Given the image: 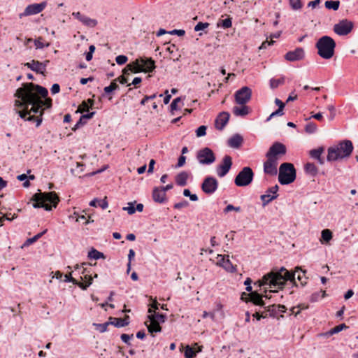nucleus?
I'll use <instances>...</instances> for the list:
<instances>
[{
  "label": "nucleus",
  "mask_w": 358,
  "mask_h": 358,
  "mask_svg": "<svg viewBox=\"0 0 358 358\" xmlns=\"http://www.w3.org/2000/svg\"><path fill=\"white\" fill-rule=\"evenodd\" d=\"M169 34H172V35L173 34H176V35H178L179 36H182L185 35V31L183 29H173V30H172L171 31H169Z\"/></svg>",
  "instance_id": "338daca9"
},
{
  "label": "nucleus",
  "mask_w": 358,
  "mask_h": 358,
  "mask_svg": "<svg viewBox=\"0 0 358 358\" xmlns=\"http://www.w3.org/2000/svg\"><path fill=\"white\" fill-rule=\"evenodd\" d=\"M90 108H91V106H89L88 103L86 101H83L78 106V112L83 113L88 111Z\"/></svg>",
  "instance_id": "3c124183"
},
{
  "label": "nucleus",
  "mask_w": 358,
  "mask_h": 358,
  "mask_svg": "<svg viewBox=\"0 0 358 358\" xmlns=\"http://www.w3.org/2000/svg\"><path fill=\"white\" fill-rule=\"evenodd\" d=\"M232 112L236 116L244 117L250 113V108L248 106L245 105H241V107L234 106L233 108Z\"/></svg>",
  "instance_id": "c85d7f7f"
},
{
  "label": "nucleus",
  "mask_w": 358,
  "mask_h": 358,
  "mask_svg": "<svg viewBox=\"0 0 358 358\" xmlns=\"http://www.w3.org/2000/svg\"><path fill=\"white\" fill-rule=\"evenodd\" d=\"M304 57V50L302 48H297L293 51H289L285 55V59L289 62H295Z\"/></svg>",
  "instance_id": "6ab92c4d"
},
{
  "label": "nucleus",
  "mask_w": 358,
  "mask_h": 358,
  "mask_svg": "<svg viewBox=\"0 0 358 358\" xmlns=\"http://www.w3.org/2000/svg\"><path fill=\"white\" fill-rule=\"evenodd\" d=\"M304 169L305 171L312 176H315L317 174L318 169L313 163L308 162L306 164Z\"/></svg>",
  "instance_id": "f704fd0d"
},
{
  "label": "nucleus",
  "mask_w": 358,
  "mask_h": 358,
  "mask_svg": "<svg viewBox=\"0 0 358 358\" xmlns=\"http://www.w3.org/2000/svg\"><path fill=\"white\" fill-rule=\"evenodd\" d=\"M218 187V181L212 176L205 178L201 185V189L208 194L214 193Z\"/></svg>",
  "instance_id": "f8f14e48"
},
{
  "label": "nucleus",
  "mask_w": 358,
  "mask_h": 358,
  "mask_svg": "<svg viewBox=\"0 0 358 358\" xmlns=\"http://www.w3.org/2000/svg\"><path fill=\"white\" fill-rule=\"evenodd\" d=\"M51 93L53 94H55L60 91V86L57 83H55L52 85L51 89H50Z\"/></svg>",
  "instance_id": "774afa93"
},
{
  "label": "nucleus",
  "mask_w": 358,
  "mask_h": 358,
  "mask_svg": "<svg viewBox=\"0 0 358 358\" xmlns=\"http://www.w3.org/2000/svg\"><path fill=\"white\" fill-rule=\"evenodd\" d=\"M231 210H235L236 212H240L241 211V207H239V206L235 207V206H234L231 204H229L224 208V212L227 213H229V212H230Z\"/></svg>",
  "instance_id": "052dcab7"
},
{
  "label": "nucleus",
  "mask_w": 358,
  "mask_h": 358,
  "mask_svg": "<svg viewBox=\"0 0 358 358\" xmlns=\"http://www.w3.org/2000/svg\"><path fill=\"white\" fill-rule=\"evenodd\" d=\"M284 114L283 109L278 108L275 111L273 112L269 117L267 118L266 121H269L272 117L277 116V115H282Z\"/></svg>",
  "instance_id": "e2e57ef3"
},
{
  "label": "nucleus",
  "mask_w": 358,
  "mask_h": 358,
  "mask_svg": "<svg viewBox=\"0 0 358 358\" xmlns=\"http://www.w3.org/2000/svg\"><path fill=\"white\" fill-rule=\"evenodd\" d=\"M181 101L180 97L176 98L172 103H171V110H178V103Z\"/></svg>",
  "instance_id": "0e129e2a"
},
{
  "label": "nucleus",
  "mask_w": 358,
  "mask_h": 358,
  "mask_svg": "<svg viewBox=\"0 0 358 358\" xmlns=\"http://www.w3.org/2000/svg\"><path fill=\"white\" fill-rule=\"evenodd\" d=\"M317 129V124L314 122H309L305 127V131L308 134H313Z\"/></svg>",
  "instance_id": "a18cd8bd"
},
{
  "label": "nucleus",
  "mask_w": 358,
  "mask_h": 358,
  "mask_svg": "<svg viewBox=\"0 0 358 358\" xmlns=\"http://www.w3.org/2000/svg\"><path fill=\"white\" fill-rule=\"evenodd\" d=\"M207 127L201 125L196 130V134L197 137H201L206 135Z\"/></svg>",
  "instance_id": "864d4df0"
},
{
  "label": "nucleus",
  "mask_w": 358,
  "mask_h": 358,
  "mask_svg": "<svg viewBox=\"0 0 358 358\" xmlns=\"http://www.w3.org/2000/svg\"><path fill=\"white\" fill-rule=\"evenodd\" d=\"M142 70L143 69L140 66L138 58H137L134 62L126 66V67L122 70V73L124 75H129V71L134 73H137L142 72Z\"/></svg>",
  "instance_id": "412c9836"
},
{
  "label": "nucleus",
  "mask_w": 358,
  "mask_h": 358,
  "mask_svg": "<svg viewBox=\"0 0 358 358\" xmlns=\"http://www.w3.org/2000/svg\"><path fill=\"white\" fill-rule=\"evenodd\" d=\"M88 257L90 259H104L105 256L103 253L98 251L96 249L92 248L89 252H88Z\"/></svg>",
  "instance_id": "4c0bfd02"
},
{
  "label": "nucleus",
  "mask_w": 358,
  "mask_h": 358,
  "mask_svg": "<svg viewBox=\"0 0 358 358\" xmlns=\"http://www.w3.org/2000/svg\"><path fill=\"white\" fill-rule=\"evenodd\" d=\"M24 66L36 73L40 74H42V70L44 69V66L41 64V62L34 59L31 60V62L25 63Z\"/></svg>",
  "instance_id": "393cba45"
},
{
  "label": "nucleus",
  "mask_w": 358,
  "mask_h": 358,
  "mask_svg": "<svg viewBox=\"0 0 358 358\" xmlns=\"http://www.w3.org/2000/svg\"><path fill=\"white\" fill-rule=\"evenodd\" d=\"M296 177V171L292 163H282L279 167L278 181L281 185L293 182Z\"/></svg>",
  "instance_id": "423d86ee"
},
{
  "label": "nucleus",
  "mask_w": 358,
  "mask_h": 358,
  "mask_svg": "<svg viewBox=\"0 0 358 358\" xmlns=\"http://www.w3.org/2000/svg\"><path fill=\"white\" fill-rule=\"evenodd\" d=\"M138 61L143 69L142 72L150 73L156 68L155 62L151 57H141L138 58Z\"/></svg>",
  "instance_id": "f3484780"
},
{
  "label": "nucleus",
  "mask_w": 358,
  "mask_h": 358,
  "mask_svg": "<svg viewBox=\"0 0 358 358\" xmlns=\"http://www.w3.org/2000/svg\"><path fill=\"white\" fill-rule=\"evenodd\" d=\"M347 326L345 324H341L338 326L334 327L331 329H330L329 331L326 332L323 335L326 337L331 336L335 334L339 333L343 329H346Z\"/></svg>",
  "instance_id": "c9c22d12"
},
{
  "label": "nucleus",
  "mask_w": 358,
  "mask_h": 358,
  "mask_svg": "<svg viewBox=\"0 0 358 358\" xmlns=\"http://www.w3.org/2000/svg\"><path fill=\"white\" fill-rule=\"evenodd\" d=\"M249 301L252 302L254 304L261 306H264V301L262 300V296L257 292H251L248 294Z\"/></svg>",
  "instance_id": "cd10ccee"
},
{
  "label": "nucleus",
  "mask_w": 358,
  "mask_h": 358,
  "mask_svg": "<svg viewBox=\"0 0 358 358\" xmlns=\"http://www.w3.org/2000/svg\"><path fill=\"white\" fill-rule=\"evenodd\" d=\"M133 337V334H131V335H129V334H123L121 335V339L122 341L127 344V345H130V339Z\"/></svg>",
  "instance_id": "680f3d73"
},
{
  "label": "nucleus",
  "mask_w": 358,
  "mask_h": 358,
  "mask_svg": "<svg viewBox=\"0 0 358 358\" xmlns=\"http://www.w3.org/2000/svg\"><path fill=\"white\" fill-rule=\"evenodd\" d=\"M353 27V22L345 19L334 24L333 29L336 34L339 36H345L352 31Z\"/></svg>",
  "instance_id": "9d476101"
},
{
  "label": "nucleus",
  "mask_w": 358,
  "mask_h": 358,
  "mask_svg": "<svg viewBox=\"0 0 358 358\" xmlns=\"http://www.w3.org/2000/svg\"><path fill=\"white\" fill-rule=\"evenodd\" d=\"M287 153L286 146L280 142H275L269 148L268 152L266 154V158L275 159L278 162L282 156Z\"/></svg>",
  "instance_id": "6e6552de"
},
{
  "label": "nucleus",
  "mask_w": 358,
  "mask_h": 358,
  "mask_svg": "<svg viewBox=\"0 0 358 358\" xmlns=\"http://www.w3.org/2000/svg\"><path fill=\"white\" fill-rule=\"evenodd\" d=\"M111 324V322H106L102 324H94L96 330L101 333H103L107 331L108 327Z\"/></svg>",
  "instance_id": "de8ad7c7"
},
{
  "label": "nucleus",
  "mask_w": 358,
  "mask_h": 358,
  "mask_svg": "<svg viewBox=\"0 0 358 358\" xmlns=\"http://www.w3.org/2000/svg\"><path fill=\"white\" fill-rule=\"evenodd\" d=\"M324 5L327 9L337 10L339 8L340 1L329 0L325 1Z\"/></svg>",
  "instance_id": "58836bf2"
},
{
  "label": "nucleus",
  "mask_w": 358,
  "mask_h": 358,
  "mask_svg": "<svg viewBox=\"0 0 358 358\" xmlns=\"http://www.w3.org/2000/svg\"><path fill=\"white\" fill-rule=\"evenodd\" d=\"M46 2L43 1L40 3H33L27 6L22 13L19 15V17L22 18L24 16H29L32 15L38 14L42 12L46 7Z\"/></svg>",
  "instance_id": "4468645a"
},
{
  "label": "nucleus",
  "mask_w": 358,
  "mask_h": 358,
  "mask_svg": "<svg viewBox=\"0 0 358 358\" xmlns=\"http://www.w3.org/2000/svg\"><path fill=\"white\" fill-rule=\"evenodd\" d=\"M128 205L129 206L127 207H124L123 210H125V211H127V213L129 215H132V214L135 213L136 209H135V207L134 206V203L130 202V203H128Z\"/></svg>",
  "instance_id": "13d9d810"
},
{
  "label": "nucleus",
  "mask_w": 358,
  "mask_h": 358,
  "mask_svg": "<svg viewBox=\"0 0 358 358\" xmlns=\"http://www.w3.org/2000/svg\"><path fill=\"white\" fill-rule=\"evenodd\" d=\"M232 26V21L231 17H227L224 20H220L217 22V27H222L224 29L229 28Z\"/></svg>",
  "instance_id": "a19ab883"
},
{
  "label": "nucleus",
  "mask_w": 358,
  "mask_h": 358,
  "mask_svg": "<svg viewBox=\"0 0 358 358\" xmlns=\"http://www.w3.org/2000/svg\"><path fill=\"white\" fill-rule=\"evenodd\" d=\"M210 24L208 22H199L195 27H194V31H199L201 30H203L206 28H208L209 27Z\"/></svg>",
  "instance_id": "5fc2aeb1"
},
{
  "label": "nucleus",
  "mask_w": 358,
  "mask_h": 358,
  "mask_svg": "<svg viewBox=\"0 0 358 358\" xmlns=\"http://www.w3.org/2000/svg\"><path fill=\"white\" fill-rule=\"evenodd\" d=\"M32 200L34 201V208H43L46 210L56 208L59 201V196L55 192L36 193L32 196Z\"/></svg>",
  "instance_id": "20e7f679"
},
{
  "label": "nucleus",
  "mask_w": 358,
  "mask_h": 358,
  "mask_svg": "<svg viewBox=\"0 0 358 358\" xmlns=\"http://www.w3.org/2000/svg\"><path fill=\"white\" fill-rule=\"evenodd\" d=\"M254 172L249 166L243 167L234 179V183L238 187L249 185L253 180Z\"/></svg>",
  "instance_id": "0eeeda50"
},
{
  "label": "nucleus",
  "mask_w": 358,
  "mask_h": 358,
  "mask_svg": "<svg viewBox=\"0 0 358 358\" xmlns=\"http://www.w3.org/2000/svg\"><path fill=\"white\" fill-rule=\"evenodd\" d=\"M117 80H114L111 82L109 86L105 87L103 90L106 94H110L113 90H115L119 88L118 85L116 83Z\"/></svg>",
  "instance_id": "79ce46f5"
},
{
  "label": "nucleus",
  "mask_w": 358,
  "mask_h": 358,
  "mask_svg": "<svg viewBox=\"0 0 358 358\" xmlns=\"http://www.w3.org/2000/svg\"><path fill=\"white\" fill-rule=\"evenodd\" d=\"M315 47L317 49V54L322 58L329 59L334 55L336 42L331 37L323 36L317 40Z\"/></svg>",
  "instance_id": "39448f33"
},
{
  "label": "nucleus",
  "mask_w": 358,
  "mask_h": 358,
  "mask_svg": "<svg viewBox=\"0 0 358 358\" xmlns=\"http://www.w3.org/2000/svg\"><path fill=\"white\" fill-rule=\"evenodd\" d=\"M84 25L89 27H94L97 24L96 20L92 19L88 17L87 16L85 15L82 18V20L80 21Z\"/></svg>",
  "instance_id": "e433bc0d"
},
{
  "label": "nucleus",
  "mask_w": 358,
  "mask_h": 358,
  "mask_svg": "<svg viewBox=\"0 0 358 358\" xmlns=\"http://www.w3.org/2000/svg\"><path fill=\"white\" fill-rule=\"evenodd\" d=\"M279 187L278 185H275L270 188H268L264 194L261 195L260 198L262 201V204L264 206L267 205L271 201L275 199L278 196V191Z\"/></svg>",
  "instance_id": "dca6fc26"
},
{
  "label": "nucleus",
  "mask_w": 358,
  "mask_h": 358,
  "mask_svg": "<svg viewBox=\"0 0 358 358\" xmlns=\"http://www.w3.org/2000/svg\"><path fill=\"white\" fill-rule=\"evenodd\" d=\"M128 60V58L125 55H118L115 58V61L117 64L122 65L124 64Z\"/></svg>",
  "instance_id": "6e6d98bb"
},
{
  "label": "nucleus",
  "mask_w": 358,
  "mask_h": 358,
  "mask_svg": "<svg viewBox=\"0 0 358 358\" xmlns=\"http://www.w3.org/2000/svg\"><path fill=\"white\" fill-rule=\"evenodd\" d=\"M353 149L354 146L350 140L340 141L327 149V160L331 162L348 159L352 155Z\"/></svg>",
  "instance_id": "7ed1b4c3"
},
{
  "label": "nucleus",
  "mask_w": 358,
  "mask_h": 358,
  "mask_svg": "<svg viewBox=\"0 0 358 358\" xmlns=\"http://www.w3.org/2000/svg\"><path fill=\"white\" fill-rule=\"evenodd\" d=\"M82 280L84 281L83 282H78V285L82 289H87V288L92 285L93 278L91 275H85L84 278H81Z\"/></svg>",
  "instance_id": "72a5a7b5"
},
{
  "label": "nucleus",
  "mask_w": 358,
  "mask_h": 358,
  "mask_svg": "<svg viewBox=\"0 0 358 358\" xmlns=\"http://www.w3.org/2000/svg\"><path fill=\"white\" fill-rule=\"evenodd\" d=\"M36 99L41 107L44 106V108H50L52 107V100L48 97V96L46 97H41L39 94H36Z\"/></svg>",
  "instance_id": "c756f323"
},
{
  "label": "nucleus",
  "mask_w": 358,
  "mask_h": 358,
  "mask_svg": "<svg viewBox=\"0 0 358 358\" xmlns=\"http://www.w3.org/2000/svg\"><path fill=\"white\" fill-rule=\"evenodd\" d=\"M36 94L46 97L48 92L45 87L33 83H23L15 93V96L18 99L15 101V106L22 108L18 111L21 118L29 122L35 121L36 127H38L42 123L45 108L38 103Z\"/></svg>",
  "instance_id": "f257e3e1"
},
{
  "label": "nucleus",
  "mask_w": 358,
  "mask_h": 358,
  "mask_svg": "<svg viewBox=\"0 0 358 358\" xmlns=\"http://www.w3.org/2000/svg\"><path fill=\"white\" fill-rule=\"evenodd\" d=\"M36 49H42L44 47H48L49 43H44L42 37H38L34 41Z\"/></svg>",
  "instance_id": "37998d69"
},
{
  "label": "nucleus",
  "mask_w": 358,
  "mask_h": 358,
  "mask_svg": "<svg viewBox=\"0 0 358 358\" xmlns=\"http://www.w3.org/2000/svg\"><path fill=\"white\" fill-rule=\"evenodd\" d=\"M229 120V114L227 112H222L217 117L215 126L217 129L222 130Z\"/></svg>",
  "instance_id": "aec40b11"
},
{
  "label": "nucleus",
  "mask_w": 358,
  "mask_h": 358,
  "mask_svg": "<svg viewBox=\"0 0 358 358\" xmlns=\"http://www.w3.org/2000/svg\"><path fill=\"white\" fill-rule=\"evenodd\" d=\"M196 159L201 164L209 165L215 162L216 157L213 150L206 147L197 152Z\"/></svg>",
  "instance_id": "1a4fd4ad"
},
{
  "label": "nucleus",
  "mask_w": 358,
  "mask_h": 358,
  "mask_svg": "<svg viewBox=\"0 0 358 358\" xmlns=\"http://www.w3.org/2000/svg\"><path fill=\"white\" fill-rule=\"evenodd\" d=\"M266 312H269V315L271 317H275L277 313H285L287 310L286 307L284 305H270L266 307Z\"/></svg>",
  "instance_id": "b1692460"
},
{
  "label": "nucleus",
  "mask_w": 358,
  "mask_h": 358,
  "mask_svg": "<svg viewBox=\"0 0 358 358\" xmlns=\"http://www.w3.org/2000/svg\"><path fill=\"white\" fill-rule=\"evenodd\" d=\"M47 231V229L44 230L43 231L38 233V234L35 235L34 237L31 238H28L26 241V244L29 245L31 243H33L36 242L37 240H38L43 234H45Z\"/></svg>",
  "instance_id": "8fccbe9b"
},
{
  "label": "nucleus",
  "mask_w": 358,
  "mask_h": 358,
  "mask_svg": "<svg viewBox=\"0 0 358 358\" xmlns=\"http://www.w3.org/2000/svg\"><path fill=\"white\" fill-rule=\"evenodd\" d=\"M288 280L296 285L295 273L289 272L285 268L282 267L279 270H273L264 275L255 284H258L259 287L268 285L271 288L282 289Z\"/></svg>",
  "instance_id": "f03ea898"
},
{
  "label": "nucleus",
  "mask_w": 358,
  "mask_h": 358,
  "mask_svg": "<svg viewBox=\"0 0 358 358\" xmlns=\"http://www.w3.org/2000/svg\"><path fill=\"white\" fill-rule=\"evenodd\" d=\"M185 356L186 358H194L196 356V352L187 345L185 350Z\"/></svg>",
  "instance_id": "603ef678"
},
{
  "label": "nucleus",
  "mask_w": 358,
  "mask_h": 358,
  "mask_svg": "<svg viewBox=\"0 0 358 358\" xmlns=\"http://www.w3.org/2000/svg\"><path fill=\"white\" fill-rule=\"evenodd\" d=\"M285 82L284 78H280L278 79L272 78L270 80V87L272 89L277 88L279 85L283 84Z\"/></svg>",
  "instance_id": "c03bdc74"
},
{
  "label": "nucleus",
  "mask_w": 358,
  "mask_h": 358,
  "mask_svg": "<svg viewBox=\"0 0 358 358\" xmlns=\"http://www.w3.org/2000/svg\"><path fill=\"white\" fill-rule=\"evenodd\" d=\"M148 318L149 319L150 324H148L147 322H145V325L148 327V331L150 334L160 332L162 331V327H160L159 321L150 315L148 316Z\"/></svg>",
  "instance_id": "4be33fe9"
},
{
  "label": "nucleus",
  "mask_w": 358,
  "mask_h": 358,
  "mask_svg": "<svg viewBox=\"0 0 358 358\" xmlns=\"http://www.w3.org/2000/svg\"><path fill=\"white\" fill-rule=\"evenodd\" d=\"M64 279L63 280L64 282H71L74 285H77L78 284V281L71 276V273L65 274L64 275Z\"/></svg>",
  "instance_id": "bf43d9fd"
},
{
  "label": "nucleus",
  "mask_w": 358,
  "mask_h": 358,
  "mask_svg": "<svg viewBox=\"0 0 358 358\" xmlns=\"http://www.w3.org/2000/svg\"><path fill=\"white\" fill-rule=\"evenodd\" d=\"M322 238L329 242L332 238V232L329 229H324L322 231Z\"/></svg>",
  "instance_id": "09e8293b"
},
{
  "label": "nucleus",
  "mask_w": 358,
  "mask_h": 358,
  "mask_svg": "<svg viewBox=\"0 0 358 358\" xmlns=\"http://www.w3.org/2000/svg\"><path fill=\"white\" fill-rule=\"evenodd\" d=\"M129 316H126L124 318H113L110 317V320H113V322H111V324L114 325L116 327H123L127 326L129 324Z\"/></svg>",
  "instance_id": "7c9ffc66"
},
{
  "label": "nucleus",
  "mask_w": 358,
  "mask_h": 358,
  "mask_svg": "<svg viewBox=\"0 0 358 358\" xmlns=\"http://www.w3.org/2000/svg\"><path fill=\"white\" fill-rule=\"evenodd\" d=\"M188 178V174L185 171L180 172L176 176V182L179 186H185L187 185V180Z\"/></svg>",
  "instance_id": "2f4dec72"
},
{
  "label": "nucleus",
  "mask_w": 358,
  "mask_h": 358,
  "mask_svg": "<svg viewBox=\"0 0 358 358\" xmlns=\"http://www.w3.org/2000/svg\"><path fill=\"white\" fill-rule=\"evenodd\" d=\"M323 152H324V148L319 147L317 149L311 150L309 152V155L312 158L317 159V162L320 163V164L322 165L324 164V159L321 157V155Z\"/></svg>",
  "instance_id": "bb28decb"
},
{
  "label": "nucleus",
  "mask_w": 358,
  "mask_h": 358,
  "mask_svg": "<svg viewBox=\"0 0 358 358\" xmlns=\"http://www.w3.org/2000/svg\"><path fill=\"white\" fill-rule=\"evenodd\" d=\"M90 205L93 207L99 206L102 209L107 208L108 206L106 197L103 199H94L90 201Z\"/></svg>",
  "instance_id": "473e14b6"
},
{
  "label": "nucleus",
  "mask_w": 358,
  "mask_h": 358,
  "mask_svg": "<svg viewBox=\"0 0 358 358\" xmlns=\"http://www.w3.org/2000/svg\"><path fill=\"white\" fill-rule=\"evenodd\" d=\"M289 6L292 10H297L302 8L303 4L301 0H289Z\"/></svg>",
  "instance_id": "49530a36"
},
{
  "label": "nucleus",
  "mask_w": 358,
  "mask_h": 358,
  "mask_svg": "<svg viewBox=\"0 0 358 358\" xmlns=\"http://www.w3.org/2000/svg\"><path fill=\"white\" fill-rule=\"evenodd\" d=\"M150 315H152L155 319L159 321V323L161 322L163 323L165 321V315L163 314H159L157 313L156 311H154L153 314H151Z\"/></svg>",
  "instance_id": "4d7b16f0"
},
{
  "label": "nucleus",
  "mask_w": 358,
  "mask_h": 358,
  "mask_svg": "<svg viewBox=\"0 0 358 358\" xmlns=\"http://www.w3.org/2000/svg\"><path fill=\"white\" fill-rule=\"evenodd\" d=\"M299 270L301 271V273H299V275L297 276V279L300 282L301 285L302 286H304L307 283V282H306L307 278L306 276V271L302 270L299 267H296V272H297Z\"/></svg>",
  "instance_id": "ea45409f"
},
{
  "label": "nucleus",
  "mask_w": 358,
  "mask_h": 358,
  "mask_svg": "<svg viewBox=\"0 0 358 358\" xmlns=\"http://www.w3.org/2000/svg\"><path fill=\"white\" fill-rule=\"evenodd\" d=\"M153 200L159 203H162L166 201V193L164 190L159 187H156L152 191Z\"/></svg>",
  "instance_id": "5701e85b"
},
{
  "label": "nucleus",
  "mask_w": 358,
  "mask_h": 358,
  "mask_svg": "<svg viewBox=\"0 0 358 358\" xmlns=\"http://www.w3.org/2000/svg\"><path fill=\"white\" fill-rule=\"evenodd\" d=\"M243 141V138L240 134H234L228 140V145L233 148H238Z\"/></svg>",
  "instance_id": "a878e982"
},
{
  "label": "nucleus",
  "mask_w": 358,
  "mask_h": 358,
  "mask_svg": "<svg viewBox=\"0 0 358 358\" xmlns=\"http://www.w3.org/2000/svg\"><path fill=\"white\" fill-rule=\"evenodd\" d=\"M252 96V90L250 87L245 86L235 92V101L237 104L245 105L250 99Z\"/></svg>",
  "instance_id": "9b49d317"
},
{
  "label": "nucleus",
  "mask_w": 358,
  "mask_h": 358,
  "mask_svg": "<svg viewBox=\"0 0 358 358\" xmlns=\"http://www.w3.org/2000/svg\"><path fill=\"white\" fill-rule=\"evenodd\" d=\"M217 265L222 267L227 271L230 273L236 271V266L232 264L229 258V255H217Z\"/></svg>",
  "instance_id": "2eb2a0df"
},
{
  "label": "nucleus",
  "mask_w": 358,
  "mask_h": 358,
  "mask_svg": "<svg viewBox=\"0 0 358 358\" xmlns=\"http://www.w3.org/2000/svg\"><path fill=\"white\" fill-rule=\"evenodd\" d=\"M278 162L275 159L267 158L264 163V171L266 174L275 176L278 173Z\"/></svg>",
  "instance_id": "a211bd4d"
},
{
  "label": "nucleus",
  "mask_w": 358,
  "mask_h": 358,
  "mask_svg": "<svg viewBox=\"0 0 358 358\" xmlns=\"http://www.w3.org/2000/svg\"><path fill=\"white\" fill-rule=\"evenodd\" d=\"M232 166V158L229 155H225L220 164L216 168V172L220 178L225 176Z\"/></svg>",
  "instance_id": "ddd939ff"
},
{
  "label": "nucleus",
  "mask_w": 358,
  "mask_h": 358,
  "mask_svg": "<svg viewBox=\"0 0 358 358\" xmlns=\"http://www.w3.org/2000/svg\"><path fill=\"white\" fill-rule=\"evenodd\" d=\"M189 205V203L188 201H181V202H179V203H176L174 204V208L176 209H180V208H184V207H186Z\"/></svg>",
  "instance_id": "69168bd1"
}]
</instances>
